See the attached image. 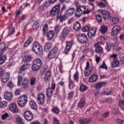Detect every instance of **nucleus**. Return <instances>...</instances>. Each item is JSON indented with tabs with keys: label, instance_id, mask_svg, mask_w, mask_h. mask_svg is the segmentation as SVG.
I'll list each match as a JSON object with an SVG mask.
<instances>
[{
	"label": "nucleus",
	"instance_id": "nucleus-1",
	"mask_svg": "<svg viewBox=\"0 0 124 124\" xmlns=\"http://www.w3.org/2000/svg\"><path fill=\"white\" fill-rule=\"evenodd\" d=\"M90 12L84 5H78L77 6L75 11V16L80 17L83 14H89Z\"/></svg>",
	"mask_w": 124,
	"mask_h": 124
},
{
	"label": "nucleus",
	"instance_id": "nucleus-2",
	"mask_svg": "<svg viewBox=\"0 0 124 124\" xmlns=\"http://www.w3.org/2000/svg\"><path fill=\"white\" fill-rule=\"evenodd\" d=\"M42 66V61L40 58H37L33 60L32 63V69L33 71H38Z\"/></svg>",
	"mask_w": 124,
	"mask_h": 124
},
{
	"label": "nucleus",
	"instance_id": "nucleus-3",
	"mask_svg": "<svg viewBox=\"0 0 124 124\" xmlns=\"http://www.w3.org/2000/svg\"><path fill=\"white\" fill-rule=\"evenodd\" d=\"M28 102V96L23 94L20 96L17 100V104L20 107H24Z\"/></svg>",
	"mask_w": 124,
	"mask_h": 124
},
{
	"label": "nucleus",
	"instance_id": "nucleus-4",
	"mask_svg": "<svg viewBox=\"0 0 124 124\" xmlns=\"http://www.w3.org/2000/svg\"><path fill=\"white\" fill-rule=\"evenodd\" d=\"M32 51L37 55H40L42 52V47L38 42H34L33 44Z\"/></svg>",
	"mask_w": 124,
	"mask_h": 124
},
{
	"label": "nucleus",
	"instance_id": "nucleus-5",
	"mask_svg": "<svg viewBox=\"0 0 124 124\" xmlns=\"http://www.w3.org/2000/svg\"><path fill=\"white\" fill-rule=\"evenodd\" d=\"M60 9L61 7L60 6V5H56L50 11V16L51 17H54V16H57V17H59V16L61 15V13H60Z\"/></svg>",
	"mask_w": 124,
	"mask_h": 124
},
{
	"label": "nucleus",
	"instance_id": "nucleus-6",
	"mask_svg": "<svg viewBox=\"0 0 124 124\" xmlns=\"http://www.w3.org/2000/svg\"><path fill=\"white\" fill-rule=\"evenodd\" d=\"M59 54V49L58 47H54L51 51L48 53V57L49 59H54V58H56L58 57V55Z\"/></svg>",
	"mask_w": 124,
	"mask_h": 124
},
{
	"label": "nucleus",
	"instance_id": "nucleus-7",
	"mask_svg": "<svg viewBox=\"0 0 124 124\" xmlns=\"http://www.w3.org/2000/svg\"><path fill=\"white\" fill-rule=\"evenodd\" d=\"M77 39L80 43H87L88 42V36L85 33H80L77 35Z\"/></svg>",
	"mask_w": 124,
	"mask_h": 124
},
{
	"label": "nucleus",
	"instance_id": "nucleus-8",
	"mask_svg": "<svg viewBox=\"0 0 124 124\" xmlns=\"http://www.w3.org/2000/svg\"><path fill=\"white\" fill-rule=\"evenodd\" d=\"M121 26L119 25H116L112 28L111 33V35L112 36H116V35H118L121 32Z\"/></svg>",
	"mask_w": 124,
	"mask_h": 124
},
{
	"label": "nucleus",
	"instance_id": "nucleus-9",
	"mask_svg": "<svg viewBox=\"0 0 124 124\" xmlns=\"http://www.w3.org/2000/svg\"><path fill=\"white\" fill-rule=\"evenodd\" d=\"M44 102H45V95L42 93H40L37 96V103L39 105H43L44 104Z\"/></svg>",
	"mask_w": 124,
	"mask_h": 124
},
{
	"label": "nucleus",
	"instance_id": "nucleus-10",
	"mask_svg": "<svg viewBox=\"0 0 124 124\" xmlns=\"http://www.w3.org/2000/svg\"><path fill=\"white\" fill-rule=\"evenodd\" d=\"M101 14L105 21H109L111 19V15L109 12L106 10H101Z\"/></svg>",
	"mask_w": 124,
	"mask_h": 124
},
{
	"label": "nucleus",
	"instance_id": "nucleus-11",
	"mask_svg": "<svg viewBox=\"0 0 124 124\" xmlns=\"http://www.w3.org/2000/svg\"><path fill=\"white\" fill-rule=\"evenodd\" d=\"M72 41H66V46L64 51V53L65 55H68V53H69V51L71 50V48H72Z\"/></svg>",
	"mask_w": 124,
	"mask_h": 124
},
{
	"label": "nucleus",
	"instance_id": "nucleus-12",
	"mask_svg": "<svg viewBox=\"0 0 124 124\" xmlns=\"http://www.w3.org/2000/svg\"><path fill=\"white\" fill-rule=\"evenodd\" d=\"M30 68V65L27 62H26L22 65L19 68V72L20 74H21L22 76H24L25 75V70H27V69H29Z\"/></svg>",
	"mask_w": 124,
	"mask_h": 124
},
{
	"label": "nucleus",
	"instance_id": "nucleus-13",
	"mask_svg": "<svg viewBox=\"0 0 124 124\" xmlns=\"http://www.w3.org/2000/svg\"><path fill=\"white\" fill-rule=\"evenodd\" d=\"M24 117L26 121L31 122L32 120V118H33V115L31 111L28 110L24 113Z\"/></svg>",
	"mask_w": 124,
	"mask_h": 124
},
{
	"label": "nucleus",
	"instance_id": "nucleus-14",
	"mask_svg": "<svg viewBox=\"0 0 124 124\" xmlns=\"http://www.w3.org/2000/svg\"><path fill=\"white\" fill-rule=\"evenodd\" d=\"M101 45H102V42H98L95 44V51L96 53H97L98 54L99 53H102V52H103V48L101 47Z\"/></svg>",
	"mask_w": 124,
	"mask_h": 124
},
{
	"label": "nucleus",
	"instance_id": "nucleus-15",
	"mask_svg": "<svg viewBox=\"0 0 124 124\" xmlns=\"http://www.w3.org/2000/svg\"><path fill=\"white\" fill-rule=\"evenodd\" d=\"M1 42V39H0V43ZM8 46H5V43L2 42L0 43V53H3L8 49Z\"/></svg>",
	"mask_w": 124,
	"mask_h": 124
},
{
	"label": "nucleus",
	"instance_id": "nucleus-16",
	"mask_svg": "<svg viewBox=\"0 0 124 124\" xmlns=\"http://www.w3.org/2000/svg\"><path fill=\"white\" fill-rule=\"evenodd\" d=\"M9 109L12 112H14V113H17L19 111L17 104L14 103H12L9 105Z\"/></svg>",
	"mask_w": 124,
	"mask_h": 124
},
{
	"label": "nucleus",
	"instance_id": "nucleus-17",
	"mask_svg": "<svg viewBox=\"0 0 124 124\" xmlns=\"http://www.w3.org/2000/svg\"><path fill=\"white\" fill-rule=\"evenodd\" d=\"M90 67V62L89 61H87L86 62V66L85 68V72H84V75L87 76H90L91 74H92V71L91 70H89V68Z\"/></svg>",
	"mask_w": 124,
	"mask_h": 124
},
{
	"label": "nucleus",
	"instance_id": "nucleus-18",
	"mask_svg": "<svg viewBox=\"0 0 124 124\" xmlns=\"http://www.w3.org/2000/svg\"><path fill=\"white\" fill-rule=\"evenodd\" d=\"M29 85L30 82H29V79L25 78L21 83V85L23 89H24V90H27V89L29 88Z\"/></svg>",
	"mask_w": 124,
	"mask_h": 124
},
{
	"label": "nucleus",
	"instance_id": "nucleus-19",
	"mask_svg": "<svg viewBox=\"0 0 124 124\" xmlns=\"http://www.w3.org/2000/svg\"><path fill=\"white\" fill-rule=\"evenodd\" d=\"M41 26V22H40V21L38 20H36L33 23L32 25V29L34 31H36V30H38V29H39Z\"/></svg>",
	"mask_w": 124,
	"mask_h": 124
},
{
	"label": "nucleus",
	"instance_id": "nucleus-20",
	"mask_svg": "<svg viewBox=\"0 0 124 124\" xmlns=\"http://www.w3.org/2000/svg\"><path fill=\"white\" fill-rule=\"evenodd\" d=\"M4 97L7 100H11L13 97V94L10 92H6L4 93Z\"/></svg>",
	"mask_w": 124,
	"mask_h": 124
},
{
	"label": "nucleus",
	"instance_id": "nucleus-21",
	"mask_svg": "<svg viewBox=\"0 0 124 124\" xmlns=\"http://www.w3.org/2000/svg\"><path fill=\"white\" fill-rule=\"evenodd\" d=\"M98 79V76L97 75H92L89 79V82L90 83H94L96 82Z\"/></svg>",
	"mask_w": 124,
	"mask_h": 124
},
{
	"label": "nucleus",
	"instance_id": "nucleus-22",
	"mask_svg": "<svg viewBox=\"0 0 124 124\" xmlns=\"http://www.w3.org/2000/svg\"><path fill=\"white\" fill-rule=\"evenodd\" d=\"M96 32V29L93 28H91L89 31L88 32V37H92V36H94L95 33Z\"/></svg>",
	"mask_w": 124,
	"mask_h": 124
},
{
	"label": "nucleus",
	"instance_id": "nucleus-23",
	"mask_svg": "<svg viewBox=\"0 0 124 124\" xmlns=\"http://www.w3.org/2000/svg\"><path fill=\"white\" fill-rule=\"evenodd\" d=\"M46 35L47 40H52V39H53V38L54 37V35H55L54 31H49Z\"/></svg>",
	"mask_w": 124,
	"mask_h": 124
},
{
	"label": "nucleus",
	"instance_id": "nucleus-24",
	"mask_svg": "<svg viewBox=\"0 0 124 124\" xmlns=\"http://www.w3.org/2000/svg\"><path fill=\"white\" fill-rule=\"evenodd\" d=\"M30 105L31 109H33V110H36V109L38 108V107L37 106V104H36L35 101L33 100H31L30 101Z\"/></svg>",
	"mask_w": 124,
	"mask_h": 124
},
{
	"label": "nucleus",
	"instance_id": "nucleus-25",
	"mask_svg": "<svg viewBox=\"0 0 124 124\" xmlns=\"http://www.w3.org/2000/svg\"><path fill=\"white\" fill-rule=\"evenodd\" d=\"M107 85V83L105 82H99L95 85V88L97 90H99L101 89L103 87H105Z\"/></svg>",
	"mask_w": 124,
	"mask_h": 124
},
{
	"label": "nucleus",
	"instance_id": "nucleus-26",
	"mask_svg": "<svg viewBox=\"0 0 124 124\" xmlns=\"http://www.w3.org/2000/svg\"><path fill=\"white\" fill-rule=\"evenodd\" d=\"M3 54L2 53H0V64L4 63L7 59L6 55H3Z\"/></svg>",
	"mask_w": 124,
	"mask_h": 124
},
{
	"label": "nucleus",
	"instance_id": "nucleus-27",
	"mask_svg": "<svg viewBox=\"0 0 124 124\" xmlns=\"http://www.w3.org/2000/svg\"><path fill=\"white\" fill-rule=\"evenodd\" d=\"M73 29L74 31H80L81 30V24L79 22H76L74 23Z\"/></svg>",
	"mask_w": 124,
	"mask_h": 124
},
{
	"label": "nucleus",
	"instance_id": "nucleus-28",
	"mask_svg": "<svg viewBox=\"0 0 124 124\" xmlns=\"http://www.w3.org/2000/svg\"><path fill=\"white\" fill-rule=\"evenodd\" d=\"M1 78V82L3 83H6L7 81L9 79V78L10 77V76L9 75V74H6L5 75L3 76Z\"/></svg>",
	"mask_w": 124,
	"mask_h": 124
},
{
	"label": "nucleus",
	"instance_id": "nucleus-29",
	"mask_svg": "<svg viewBox=\"0 0 124 124\" xmlns=\"http://www.w3.org/2000/svg\"><path fill=\"white\" fill-rule=\"evenodd\" d=\"M67 36H68V35H66V34H64V33L61 32L59 37L60 40L61 41H64L67 38Z\"/></svg>",
	"mask_w": 124,
	"mask_h": 124
},
{
	"label": "nucleus",
	"instance_id": "nucleus-30",
	"mask_svg": "<svg viewBox=\"0 0 124 124\" xmlns=\"http://www.w3.org/2000/svg\"><path fill=\"white\" fill-rule=\"evenodd\" d=\"M91 120L90 118H85L83 119H80L79 120V123L80 124H90L91 122Z\"/></svg>",
	"mask_w": 124,
	"mask_h": 124
},
{
	"label": "nucleus",
	"instance_id": "nucleus-31",
	"mask_svg": "<svg viewBox=\"0 0 124 124\" xmlns=\"http://www.w3.org/2000/svg\"><path fill=\"white\" fill-rule=\"evenodd\" d=\"M74 11H75V9L74 8H69L66 11V15H67L68 16H72L73 13H74Z\"/></svg>",
	"mask_w": 124,
	"mask_h": 124
},
{
	"label": "nucleus",
	"instance_id": "nucleus-32",
	"mask_svg": "<svg viewBox=\"0 0 124 124\" xmlns=\"http://www.w3.org/2000/svg\"><path fill=\"white\" fill-rule=\"evenodd\" d=\"M53 92H54V91L52 90V89L50 88H47L46 90V97H52V96H53Z\"/></svg>",
	"mask_w": 124,
	"mask_h": 124
},
{
	"label": "nucleus",
	"instance_id": "nucleus-33",
	"mask_svg": "<svg viewBox=\"0 0 124 124\" xmlns=\"http://www.w3.org/2000/svg\"><path fill=\"white\" fill-rule=\"evenodd\" d=\"M85 99L81 98L78 104V108H83L85 106Z\"/></svg>",
	"mask_w": 124,
	"mask_h": 124
},
{
	"label": "nucleus",
	"instance_id": "nucleus-34",
	"mask_svg": "<svg viewBox=\"0 0 124 124\" xmlns=\"http://www.w3.org/2000/svg\"><path fill=\"white\" fill-rule=\"evenodd\" d=\"M119 64H120V61H119V60L117 59H115L113 60V61L111 63V67L112 68L117 67L119 66Z\"/></svg>",
	"mask_w": 124,
	"mask_h": 124
},
{
	"label": "nucleus",
	"instance_id": "nucleus-35",
	"mask_svg": "<svg viewBox=\"0 0 124 124\" xmlns=\"http://www.w3.org/2000/svg\"><path fill=\"white\" fill-rule=\"evenodd\" d=\"M32 40H33L32 37H30L26 41V42L24 44V46L25 47H28V46H29V45H30V44H31V43L32 42Z\"/></svg>",
	"mask_w": 124,
	"mask_h": 124
},
{
	"label": "nucleus",
	"instance_id": "nucleus-36",
	"mask_svg": "<svg viewBox=\"0 0 124 124\" xmlns=\"http://www.w3.org/2000/svg\"><path fill=\"white\" fill-rule=\"evenodd\" d=\"M51 72L50 71H47L44 77V80L46 81H49L51 79Z\"/></svg>",
	"mask_w": 124,
	"mask_h": 124
},
{
	"label": "nucleus",
	"instance_id": "nucleus-37",
	"mask_svg": "<svg viewBox=\"0 0 124 124\" xmlns=\"http://www.w3.org/2000/svg\"><path fill=\"white\" fill-rule=\"evenodd\" d=\"M52 43H47L46 44L45 46V52H47L48 50L49 49H51L52 48Z\"/></svg>",
	"mask_w": 124,
	"mask_h": 124
},
{
	"label": "nucleus",
	"instance_id": "nucleus-38",
	"mask_svg": "<svg viewBox=\"0 0 124 124\" xmlns=\"http://www.w3.org/2000/svg\"><path fill=\"white\" fill-rule=\"evenodd\" d=\"M57 19H60V22H63V21H65L67 19V16H66V14L63 16H59V17H57Z\"/></svg>",
	"mask_w": 124,
	"mask_h": 124
},
{
	"label": "nucleus",
	"instance_id": "nucleus-39",
	"mask_svg": "<svg viewBox=\"0 0 124 124\" xmlns=\"http://www.w3.org/2000/svg\"><path fill=\"white\" fill-rule=\"evenodd\" d=\"M88 89H89L88 86H86L85 84H82L80 86L79 91L82 92V93H84V92H86Z\"/></svg>",
	"mask_w": 124,
	"mask_h": 124
},
{
	"label": "nucleus",
	"instance_id": "nucleus-40",
	"mask_svg": "<svg viewBox=\"0 0 124 124\" xmlns=\"http://www.w3.org/2000/svg\"><path fill=\"white\" fill-rule=\"evenodd\" d=\"M68 87L70 90H72V89L75 87V83L74 81L71 80V79H69Z\"/></svg>",
	"mask_w": 124,
	"mask_h": 124
},
{
	"label": "nucleus",
	"instance_id": "nucleus-41",
	"mask_svg": "<svg viewBox=\"0 0 124 124\" xmlns=\"http://www.w3.org/2000/svg\"><path fill=\"white\" fill-rule=\"evenodd\" d=\"M107 27L105 26H102L100 29V31L103 34H104L106 32H107Z\"/></svg>",
	"mask_w": 124,
	"mask_h": 124
},
{
	"label": "nucleus",
	"instance_id": "nucleus-42",
	"mask_svg": "<svg viewBox=\"0 0 124 124\" xmlns=\"http://www.w3.org/2000/svg\"><path fill=\"white\" fill-rule=\"evenodd\" d=\"M107 46L106 47V50L107 52H109L111 51V49L112 48V43L111 42H108L106 43Z\"/></svg>",
	"mask_w": 124,
	"mask_h": 124
},
{
	"label": "nucleus",
	"instance_id": "nucleus-43",
	"mask_svg": "<svg viewBox=\"0 0 124 124\" xmlns=\"http://www.w3.org/2000/svg\"><path fill=\"white\" fill-rule=\"evenodd\" d=\"M32 59V58L31 55H26L24 56V62H31Z\"/></svg>",
	"mask_w": 124,
	"mask_h": 124
},
{
	"label": "nucleus",
	"instance_id": "nucleus-44",
	"mask_svg": "<svg viewBox=\"0 0 124 124\" xmlns=\"http://www.w3.org/2000/svg\"><path fill=\"white\" fill-rule=\"evenodd\" d=\"M119 22V18L113 17L110 21L111 24L112 26H114L115 24H117Z\"/></svg>",
	"mask_w": 124,
	"mask_h": 124
},
{
	"label": "nucleus",
	"instance_id": "nucleus-45",
	"mask_svg": "<svg viewBox=\"0 0 124 124\" xmlns=\"http://www.w3.org/2000/svg\"><path fill=\"white\" fill-rule=\"evenodd\" d=\"M69 31H70L68 29V28L67 27H65L62 31L61 32L66 34L67 35H68L69 34Z\"/></svg>",
	"mask_w": 124,
	"mask_h": 124
},
{
	"label": "nucleus",
	"instance_id": "nucleus-46",
	"mask_svg": "<svg viewBox=\"0 0 124 124\" xmlns=\"http://www.w3.org/2000/svg\"><path fill=\"white\" fill-rule=\"evenodd\" d=\"M90 30H91V28L89 26H84L82 28V31L83 32H86L87 31H89Z\"/></svg>",
	"mask_w": 124,
	"mask_h": 124
},
{
	"label": "nucleus",
	"instance_id": "nucleus-47",
	"mask_svg": "<svg viewBox=\"0 0 124 124\" xmlns=\"http://www.w3.org/2000/svg\"><path fill=\"white\" fill-rule=\"evenodd\" d=\"M74 80L76 81V82H78V81H79V73L77 71L74 76Z\"/></svg>",
	"mask_w": 124,
	"mask_h": 124
},
{
	"label": "nucleus",
	"instance_id": "nucleus-48",
	"mask_svg": "<svg viewBox=\"0 0 124 124\" xmlns=\"http://www.w3.org/2000/svg\"><path fill=\"white\" fill-rule=\"evenodd\" d=\"M35 80H36L35 78H31L30 79V85L31 86H33L35 84Z\"/></svg>",
	"mask_w": 124,
	"mask_h": 124
},
{
	"label": "nucleus",
	"instance_id": "nucleus-49",
	"mask_svg": "<svg viewBox=\"0 0 124 124\" xmlns=\"http://www.w3.org/2000/svg\"><path fill=\"white\" fill-rule=\"evenodd\" d=\"M96 19L97 21H98V22H99L100 23H101V22H102V17L100 15H97L96 16Z\"/></svg>",
	"mask_w": 124,
	"mask_h": 124
},
{
	"label": "nucleus",
	"instance_id": "nucleus-50",
	"mask_svg": "<svg viewBox=\"0 0 124 124\" xmlns=\"http://www.w3.org/2000/svg\"><path fill=\"white\" fill-rule=\"evenodd\" d=\"M60 31H61V27H60V25H56L55 27V32L56 33H59V32H60Z\"/></svg>",
	"mask_w": 124,
	"mask_h": 124
},
{
	"label": "nucleus",
	"instance_id": "nucleus-51",
	"mask_svg": "<svg viewBox=\"0 0 124 124\" xmlns=\"http://www.w3.org/2000/svg\"><path fill=\"white\" fill-rule=\"evenodd\" d=\"M22 81H23V77L21 76H18L17 81V85L18 86H21V82H22Z\"/></svg>",
	"mask_w": 124,
	"mask_h": 124
},
{
	"label": "nucleus",
	"instance_id": "nucleus-52",
	"mask_svg": "<svg viewBox=\"0 0 124 124\" xmlns=\"http://www.w3.org/2000/svg\"><path fill=\"white\" fill-rule=\"evenodd\" d=\"M7 105V102L6 101H2L1 103H0V106L1 108H4L6 107Z\"/></svg>",
	"mask_w": 124,
	"mask_h": 124
},
{
	"label": "nucleus",
	"instance_id": "nucleus-53",
	"mask_svg": "<svg viewBox=\"0 0 124 124\" xmlns=\"http://www.w3.org/2000/svg\"><path fill=\"white\" fill-rule=\"evenodd\" d=\"M16 122L18 124H24V121H23V119L21 117H17L16 118Z\"/></svg>",
	"mask_w": 124,
	"mask_h": 124
},
{
	"label": "nucleus",
	"instance_id": "nucleus-54",
	"mask_svg": "<svg viewBox=\"0 0 124 124\" xmlns=\"http://www.w3.org/2000/svg\"><path fill=\"white\" fill-rule=\"evenodd\" d=\"M99 68H103V69H106V70H107L108 67L107 66H106L105 62H103L102 64L100 66Z\"/></svg>",
	"mask_w": 124,
	"mask_h": 124
},
{
	"label": "nucleus",
	"instance_id": "nucleus-55",
	"mask_svg": "<svg viewBox=\"0 0 124 124\" xmlns=\"http://www.w3.org/2000/svg\"><path fill=\"white\" fill-rule=\"evenodd\" d=\"M53 124H60V121L57 118V117H54L53 118Z\"/></svg>",
	"mask_w": 124,
	"mask_h": 124
},
{
	"label": "nucleus",
	"instance_id": "nucleus-56",
	"mask_svg": "<svg viewBox=\"0 0 124 124\" xmlns=\"http://www.w3.org/2000/svg\"><path fill=\"white\" fill-rule=\"evenodd\" d=\"M111 93H112V91L111 90L109 91H105L102 93V94H104V95H110Z\"/></svg>",
	"mask_w": 124,
	"mask_h": 124
},
{
	"label": "nucleus",
	"instance_id": "nucleus-57",
	"mask_svg": "<svg viewBox=\"0 0 124 124\" xmlns=\"http://www.w3.org/2000/svg\"><path fill=\"white\" fill-rule=\"evenodd\" d=\"M47 68H48V66L46 65H44L41 70V72H42V73H44V72H46L47 70Z\"/></svg>",
	"mask_w": 124,
	"mask_h": 124
},
{
	"label": "nucleus",
	"instance_id": "nucleus-58",
	"mask_svg": "<svg viewBox=\"0 0 124 124\" xmlns=\"http://www.w3.org/2000/svg\"><path fill=\"white\" fill-rule=\"evenodd\" d=\"M119 106L120 108H124V101L120 100L119 103Z\"/></svg>",
	"mask_w": 124,
	"mask_h": 124
},
{
	"label": "nucleus",
	"instance_id": "nucleus-59",
	"mask_svg": "<svg viewBox=\"0 0 124 124\" xmlns=\"http://www.w3.org/2000/svg\"><path fill=\"white\" fill-rule=\"evenodd\" d=\"M15 32V28H13L11 30H10L9 31V33H8V35L9 36H10V35H12V34H13V33H14Z\"/></svg>",
	"mask_w": 124,
	"mask_h": 124
},
{
	"label": "nucleus",
	"instance_id": "nucleus-60",
	"mask_svg": "<svg viewBox=\"0 0 124 124\" xmlns=\"http://www.w3.org/2000/svg\"><path fill=\"white\" fill-rule=\"evenodd\" d=\"M45 9H47L46 8V7L44 5L40 6L39 8V11L41 12V11H44V10H45Z\"/></svg>",
	"mask_w": 124,
	"mask_h": 124
},
{
	"label": "nucleus",
	"instance_id": "nucleus-61",
	"mask_svg": "<svg viewBox=\"0 0 124 124\" xmlns=\"http://www.w3.org/2000/svg\"><path fill=\"white\" fill-rule=\"evenodd\" d=\"M52 111L56 114H58L60 112V109L58 108H54L52 109Z\"/></svg>",
	"mask_w": 124,
	"mask_h": 124
},
{
	"label": "nucleus",
	"instance_id": "nucleus-62",
	"mask_svg": "<svg viewBox=\"0 0 124 124\" xmlns=\"http://www.w3.org/2000/svg\"><path fill=\"white\" fill-rule=\"evenodd\" d=\"M73 95H74V93L71 92L68 94V99H71L73 97Z\"/></svg>",
	"mask_w": 124,
	"mask_h": 124
},
{
	"label": "nucleus",
	"instance_id": "nucleus-63",
	"mask_svg": "<svg viewBox=\"0 0 124 124\" xmlns=\"http://www.w3.org/2000/svg\"><path fill=\"white\" fill-rule=\"evenodd\" d=\"M14 86V85L13 84V83L12 82V81H10L7 84V87H8V88H10V89L13 88Z\"/></svg>",
	"mask_w": 124,
	"mask_h": 124
},
{
	"label": "nucleus",
	"instance_id": "nucleus-64",
	"mask_svg": "<svg viewBox=\"0 0 124 124\" xmlns=\"http://www.w3.org/2000/svg\"><path fill=\"white\" fill-rule=\"evenodd\" d=\"M98 5H99V6H100V8H103L104 7H105V6H106L105 4L103 3V2H101L99 3Z\"/></svg>",
	"mask_w": 124,
	"mask_h": 124
}]
</instances>
